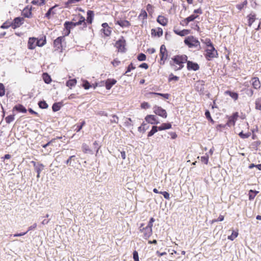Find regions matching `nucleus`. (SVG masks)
<instances>
[{
	"label": "nucleus",
	"mask_w": 261,
	"mask_h": 261,
	"mask_svg": "<svg viewBox=\"0 0 261 261\" xmlns=\"http://www.w3.org/2000/svg\"><path fill=\"white\" fill-rule=\"evenodd\" d=\"M172 61H170V64L172 68L175 70L177 71L181 70L184 67V64L187 62L188 57L186 55H177L174 56L172 58Z\"/></svg>",
	"instance_id": "nucleus-1"
},
{
	"label": "nucleus",
	"mask_w": 261,
	"mask_h": 261,
	"mask_svg": "<svg viewBox=\"0 0 261 261\" xmlns=\"http://www.w3.org/2000/svg\"><path fill=\"white\" fill-rule=\"evenodd\" d=\"M207 45L208 48L206 50V53L205 57L206 60L210 61L214 58H216L218 56V53L210 40L208 42Z\"/></svg>",
	"instance_id": "nucleus-2"
},
{
	"label": "nucleus",
	"mask_w": 261,
	"mask_h": 261,
	"mask_svg": "<svg viewBox=\"0 0 261 261\" xmlns=\"http://www.w3.org/2000/svg\"><path fill=\"white\" fill-rule=\"evenodd\" d=\"M184 42L190 48L193 47L200 48L199 41L192 36L186 38L184 40Z\"/></svg>",
	"instance_id": "nucleus-3"
},
{
	"label": "nucleus",
	"mask_w": 261,
	"mask_h": 261,
	"mask_svg": "<svg viewBox=\"0 0 261 261\" xmlns=\"http://www.w3.org/2000/svg\"><path fill=\"white\" fill-rule=\"evenodd\" d=\"M71 21L75 22L76 23V24L82 25L83 28L87 27L86 19L85 17L80 14L74 16Z\"/></svg>",
	"instance_id": "nucleus-4"
},
{
	"label": "nucleus",
	"mask_w": 261,
	"mask_h": 261,
	"mask_svg": "<svg viewBox=\"0 0 261 261\" xmlns=\"http://www.w3.org/2000/svg\"><path fill=\"white\" fill-rule=\"evenodd\" d=\"M160 56L161 57V64H164L165 61L168 58V53L166 48L165 45L163 44L160 47Z\"/></svg>",
	"instance_id": "nucleus-5"
},
{
	"label": "nucleus",
	"mask_w": 261,
	"mask_h": 261,
	"mask_svg": "<svg viewBox=\"0 0 261 261\" xmlns=\"http://www.w3.org/2000/svg\"><path fill=\"white\" fill-rule=\"evenodd\" d=\"M153 112L157 115L162 117L164 118H166L167 114L165 110L162 108L161 107L155 106L153 107Z\"/></svg>",
	"instance_id": "nucleus-6"
},
{
	"label": "nucleus",
	"mask_w": 261,
	"mask_h": 261,
	"mask_svg": "<svg viewBox=\"0 0 261 261\" xmlns=\"http://www.w3.org/2000/svg\"><path fill=\"white\" fill-rule=\"evenodd\" d=\"M143 226V224H141L140 226V230L143 233V238L145 239H147L149 238L152 234V229H150L146 227H142Z\"/></svg>",
	"instance_id": "nucleus-7"
},
{
	"label": "nucleus",
	"mask_w": 261,
	"mask_h": 261,
	"mask_svg": "<svg viewBox=\"0 0 261 261\" xmlns=\"http://www.w3.org/2000/svg\"><path fill=\"white\" fill-rule=\"evenodd\" d=\"M238 117L239 115L238 112L233 113L232 116H230L228 118V120L227 121L226 125L229 127L234 126L235 125L236 121H237Z\"/></svg>",
	"instance_id": "nucleus-8"
},
{
	"label": "nucleus",
	"mask_w": 261,
	"mask_h": 261,
	"mask_svg": "<svg viewBox=\"0 0 261 261\" xmlns=\"http://www.w3.org/2000/svg\"><path fill=\"white\" fill-rule=\"evenodd\" d=\"M145 120L147 122L151 124H158L160 123L158 118L153 115H147L145 118Z\"/></svg>",
	"instance_id": "nucleus-9"
},
{
	"label": "nucleus",
	"mask_w": 261,
	"mask_h": 261,
	"mask_svg": "<svg viewBox=\"0 0 261 261\" xmlns=\"http://www.w3.org/2000/svg\"><path fill=\"white\" fill-rule=\"evenodd\" d=\"M125 40L122 38L117 41L115 46L118 48L119 51L124 52L125 50Z\"/></svg>",
	"instance_id": "nucleus-10"
},
{
	"label": "nucleus",
	"mask_w": 261,
	"mask_h": 261,
	"mask_svg": "<svg viewBox=\"0 0 261 261\" xmlns=\"http://www.w3.org/2000/svg\"><path fill=\"white\" fill-rule=\"evenodd\" d=\"M24 19L22 17H16L11 23V26L13 29L19 27L23 23Z\"/></svg>",
	"instance_id": "nucleus-11"
},
{
	"label": "nucleus",
	"mask_w": 261,
	"mask_h": 261,
	"mask_svg": "<svg viewBox=\"0 0 261 261\" xmlns=\"http://www.w3.org/2000/svg\"><path fill=\"white\" fill-rule=\"evenodd\" d=\"M187 69L188 70L197 71V70H199V66L197 63H194L192 61H188V60L187 61Z\"/></svg>",
	"instance_id": "nucleus-12"
},
{
	"label": "nucleus",
	"mask_w": 261,
	"mask_h": 261,
	"mask_svg": "<svg viewBox=\"0 0 261 261\" xmlns=\"http://www.w3.org/2000/svg\"><path fill=\"white\" fill-rule=\"evenodd\" d=\"M196 90L201 93H203L204 90V82L203 81H198L195 84Z\"/></svg>",
	"instance_id": "nucleus-13"
},
{
	"label": "nucleus",
	"mask_w": 261,
	"mask_h": 261,
	"mask_svg": "<svg viewBox=\"0 0 261 261\" xmlns=\"http://www.w3.org/2000/svg\"><path fill=\"white\" fill-rule=\"evenodd\" d=\"M65 39L64 36H60L55 40L54 44L57 49H61L62 47V43Z\"/></svg>",
	"instance_id": "nucleus-14"
},
{
	"label": "nucleus",
	"mask_w": 261,
	"mask_h": 261,
	"mask_svg": "<svg viewBox=\"0 0 261 261\" xmlns=\"http://www.w3.org/2000/svg\"><path fill=\"white\" fill-rule=\"evenodd\" d=\"M37 39L35 38H30L28 43V47L30 49H34L37 46Z\"/></svg>",
	"instance_id": "nucleus-15"
},
{
	"label": "nucleus",
	"mask_w": 261,
	"mask_h": 261,
	"mask_svg": "<svg viewBox=\"0 0 261 261\" xmlns=\"http://www.w3.org/2000/svg\"><path fill=\"white\" fill-rule=\"evenodd\" d=\"M252 85L255 89H258L260 87V83L258 77H254L252 78L251 81Z\"/></svg>",
	"instance_id": "nucleus-16"
},
{
	"label": "nucleus",
	"mask_w": 261,
	"mask_h": 261,
	"mask_svg": "<svg viewBox=\"0 0 261 261\" xmlns=\"http://www.w3.org/2000/svg\"><path fill=\"white\" fill-rule=\"evenodd\" d=\"M102 27L103 28L102 30L104 34L107 36H110L111 33V28L109 27L108 24L106 22L103 23L102 24Z\"/></svg>",
	"instance_id": "nucleus-17"
},
{
	"label": "nucleus",
	"mask_w": 261,
	"mask_h": 261,
	"mask_svg": "<svg viewBox=\"0 0 261 261\" xmlns=\"http://www.w3.org/2000/svg\"><path fill=\"white\" fill-rule=\"evenodd\" d=\"M151 35L154 36L161 37L163 35V30L161 28L152 29L151 31Z\"/></svg>",
	"instance_id": "nucleus-18"
},
{
	"label": "nucleus",
	"mask_w": 261,
	"mask_h": 261,
	"mask_svg": "<svg viewBox=\"0 0 261 261\" xmlns=\"http://www.w3.org/2000/svg\"><path fill=\"white\" fill-rule=\"evenodd\" d=\"M117 81L115 79H109L106 82V88L107 90H110L112 87L116 83Z\"/></svg>",
	"instance_id": "nucleus-19"
},
{
	"label": "nucleus",
	"mask_w": 261,
	"mask_h": 261,
	"mask_svg": "<svg viewBox=\"0 0 261 261\" xmlns=\"http://www.w3.org/2000/svg\"><path fill=\"white\" fill-rule=\"evenodd\" d=\"M87 17L86 19L87 22L91 24L94 18V12L91 10H88L87 13Z\"/></svg>",
	"instance_id": "nucleus-20"
},
{
	"label": "nucleus",
	"mask_w": 261,
	"mask_h": 261,
	"mask_svg": "<svg viewBox=\"0 0 261 261\" xmlns=\"http://www.w3.org/2000/svg\"><path fill=\"white\" fill-rule=\"evenodd\" d=\"M157 21L161 25L165 26L168 23V19L163 16L159 15L158 17Z\"/></svg>",
	"instance_id": "nucleus-21"
},
{
	"label": "nucleus",
	"mask_w": 261,
	"mask_h": 261,
	"mask_svg": "<svg viewBox=\"0 0 261 261\" xmlns=\"http://www.w3.org/2000/svg\"><path fill=\"white\" fill-rule=\"evenodd\" d=\"M82 151L85 153H89L92 154L93 153L92 150H91L89 146L86 143H83L82 146Z\"/></svg>",
	"instance_id": "nucleus-22"
},
{
	"label": "nucleus",
	"mask_w": 261,
	"mask_h": 261,
	"mask_svg": "<svg viewBox=\"0 0 261 261\" xmlns=\"http://www.w3.org/2000/svg\"><path fill=\"white\" fill-rule=\"evenodd\" d=\"M116 24H119L120 26H121L122 28L128 27L130 25V23H129V22L128 21L125 20H118L116 22Z\"/></svg>",
	"instance_id": "nucleus-23"
},
{
	"label": "nucleus",
	"mask_w": 261,
	"mask_h": 261,
	"mask_svg": "<svg viewBox=\"0 0 261 261\" xmlns=\"http://www.w3.org/2000/svg\"><path fill=\"white\" fill-rule=\"evenodd\" d=\"M15 110L16 111L19 112H22V113H26L27 112V109L21 105H16L13 108V110Z\"/></svg>",
	"instance_id": "nucleus-24"
},
{
	"label": "nucleus",
	"mask_w": 261,
	"mask_h": 261,
	"mask_svg": "<svg viewBox=\"0 0 261 261\" xmlns=\"http://www.w3.org/2000/svg\"><path fill=\"white\" fill-rule=\"evenodd\" d=\"M248 18V25L250 27L255 20V14L250 13L247 16Z\"/></svg>",
	"instance_id": "nucleus-25"
},
{
	"label": "nucleus",
	"mask_w": 261,
	"mask_h": 261,
	"mask_svg": "<svg viewBox=\"0 0 261 261\" xmlns=\"http://www.w3.org/2000/svg\"><path fill=\"white\" fill-rule=\"evenodd\" d=\"M174 32L176 34L180 36H184L188 34V33H189V31L188 30H183L180 31H179L178 30H174Z\"/></svg>",
	"instance_id": "nucleus-26"
},
{
	"label": "nucleus",
	"mask_w": 261,
	"mask_h": 261,
	"mask_svg": "<svg viewBox=\"0 0 261 261\" xmlns=\"http://www.w3.org/2000/svg\"><path fill=\"white\" fill-rule=\"evenodd\" d=\"M76 84V80L75 79L69 80L66 82V86L69 87L70 88H71L72 87L74 86Z\"/></svg>",
	"instance_id": "nucleus-27"
},
{
	"label": "nucleus",
	"mask_w": 261,
	"mask_h": 261,
	"mask_svg": "<svg viewBox=\"0 0 261 261\" xmlns=\"http://www.w3.org/2000/svg\"><path fill=\"white\" fill-rule=\"evenodd\" d=\"M171 127L170 123H163L161 125L158 127L159 130H163L166 129H169Z\"/></svg>",
	"instance_id": "nucleus-28"
},
{
	"label": "nucleus",
	"mask_w": 261,
	"mask_h": 261,
	"mask_svg": "<svg viewBox=\"0 0 261 261\" xmlns=\"http://www.w3.org/2000/svg\"><path fill=\"white\" fill-rule=\"evenodd\" d=\"M31 10L24 9L23 11L22 15L24 17L30 18L32 16Z\"/></svg>",
	"instance_id": "nucleus-29"
},
{
	"label": "nucleus",
	"mask_w": 261,
	"mask_h": 261,
	"mask_svg": "<svg viewBox=\"0 0 261 261\" xmlns=\"http://www.w3.org/2000/svg\"><path fill=\"white\" fill-rule=\"evenodd\" d=\"M149 128V126L143 122L142 125L138 127L139 132H142L144 133L147 129Z\"/></svg>",
	"instance_id": "nucleus-30"
},
{
	"label": "nucleus",
	"mask_w": 261,
	"mask_h": 261,
	"mask_svg": "<svg viewBox=\"0 0 261 261\" xmlns=\"http://www.w3.org/2000/svg\"><path fill=\"white\" fill-rule=\"evenodd\" d=\"M42 76L43 79L45 83L49 84L51 82V77L47 73H44Z\"/></svg>",
	"instance_id": "nucleus-31"
},
{
	"label": "nucleus",
	"mask_w": 261,
	"mask_h": 261,
	"mask_svg": "<svg viewBox=\"0 0 261 261\" xmlns=\"http://www.w3.org/2000/svg\"><path fill=\"white\" fill-rule=\"evenodd\" d=\"M197 17H198V15H191L190 16L186 18L184 20V22H185L186 24H188L189 22L193 21Z\"/></svg>",
	"instance_id": "nucleus-32"
},
{
	"label": "nucleus",
	"mask_w": 261,
	"mask_h": 261,
	"mask_svg": "<svg viewBox=\"0 0 261 261\" xmlns=\"http://www.w3.org/2000/svg\"><path fill=\"white\" fill-rule=\"evenodd\" d=\"M159 130L158 127L156 126H153L151 130L148 134V137H150L153 136L155 133H156Z\"/></svg>",
	"instance_id": "nucleus-33"
},
{
	"label": "nucleus",
	"mask_w": 261,
	"mask_h": 261,
	"mask_svg": "<svg viewBox=\"0 0 261 261\" xmlns=\"http://www.w3.org/2000/svg\"><path fill=\"white\" fill-rule=\"evenodd\" d=\"M258 193V191H253L252 190H250L249 191V200H252L254 198L256 195Z\"/></svg>",
	"instance_id": "nucleus-34"
},
{
	"label": "nucleus",
	"mask_w": 261,
	"mask_h": 261,
	"mask_svg": "<svg viewBox=\"0 0 261 261\" xmlns=\"http://www.w3.org/2000/svg\"><path fill=\"white\" fill-rule=\"evenodd\" d=\"M64 25L67 31V33H66V35L67 36L70 34V30L72 28L69 24V21H66L64 23Z\"/></svg>",
	"instance_id": "nucleus-35"
},
{
	"label": "nucleus",
	"mask_w": 261,
	"mask_h": 261,
	"mask_svg": "<svg viewBox=\"0 0 261 261\" xmlns=\"http://www.w3.org/2000/svg\"><path fill=\"white\" fill-rule=\"evenodd\" d=\"M226 93L235 100L238 98V94L236 92L227 91Z\"/></svg>",
	"instance_id": "nucleus-36"
},
{
	"label": "nucleus",
	"mask_w": 261,
	"mask_h": 261,
	"mask_svg": "<svg viewBox=\"0 0 261 261\" xmlns=\"http://www.w3.org/2000/svg\"><path fill=\"white\" fill-rule=\"evenodd\" d=\"M44 167V166L43 164H39L38 165L34 167L35 170L37 173H40L43 170Z\"/></svg>",
	"instance_id": "nucleus-37"
},
{
	"label": "nucleus",
	"mask_w": 261,
	"mask_h": 261,
	"mask_svg": "<svg viewBox=\"0 0 261 261\" xmlns=\"http://www.w3.org/2000/svg\"><path fill=\"white\" fill-rule=\"evenodd\" d=\"M238 236V231H234L233 230L230 236H229L228 237V239L233 241L234 239H236Z\"/></svg>",
	"instance_id": "nucleus-38"
},
{
	"label": "nucleus",
	"mask_w": 261,
	"mask_h": 261,
	"mask_svg": "<svg viewBox=\"0 0 261 261\" xmlns=\"http://www.w3.org/2000/svg\"><path fill=\"white\" fill-rule=\"evenodd\" d=\"M255 109L261 110V97L258 98L255 100Z\"/></svg>",
	"instance_id": "nucleus-39"
},
{
	"label": "nucleus",
	"mask_w": 261,
	"mask_h": 261,
	"mask_svg": "<svg viewBox=\"0 0 261 261\" xmlns=\"http://www.w3.org/2000/svg\"><path fill=\"white\" fill-rule=\"evenodd\" d=\"M38 106L41 109H47L48 107L47 103L44 100L40 101L38 102Z\"/></svg>",
	"instance_id": "nucleus-40"
},
{
	"label": "nucleus",
	"mask_w": 261,
	"mask_h": 261,
	"mask_svg": "<svg viewBox=\"0 0 261 261\" xmlns=\"http://www.w3.org/2000/svg\"><path fill=\"white\" fill-rule=\"evenodd\" d=\"M61 109V105L60 103H55L52 106V109L54 112H57Z\"/></svg>",
	"instance_id": "nucleus-41"
},
{
	"label": "nucleus",
	"mask_w": 261,
	"mask_h": 261,
	"mask_svg": "<svg viewBox=\"0 0 261 261\" xmlns=\"http://www.w3.org/2000/svg\"><path fill=\"white\" fill-rule=\"evenodd\" d=\"M151 94H154L156 95H160L165 99H168L169 97V94L166 93V94H163V93H156V92H151L150 93Z\"/></svg>",
	"instance_id": "nucleus-42"
},
{
	"label": "nucleus",
	"mask_w": 261,
	"mask_h": 261,
	"mask_svg": "<svg viewBox=\"0 0 261 261\" xmlns=\"http://www.w3.org/2000/svg\"><path fill=\"white\" fill-rule=\"evenodd\" d=\"M14 120V115H9L5 118V121L7 123H10Z\"/></svg>",
	"instance_id": "nucleus-43"
},
{
	"label": "nucleus",
	"mask_w": 261,
	"mask_h": 261,
	"mask_svg": "<svg viewBox=\"0 0 261 261\" xmlns=\"http://www.w3.org/2000/svg\"><path fill=\"white\" fill-rule=\"evenodd\" d=\"M135 68V67L134 66L133 63H130L128 66L127 67V70L126 71H125L124 74L127 75V76H129V75L127 73L128 72H129L132 69H134Z\"/></svg>",
	"instance_id": "nucleus-44"
},
{
	"label": "nucleus",
	"mask_w": 261,
	"mask_h": 261,
	"mask_svg": "<svg viewBox=\"0 0 261 261\" xmlns=\"http://www.w3.org/2000/svg\"><path fill=\"white\" fill-rule=\"evenodd\" d=\"M119 121V118L116 115H112V118L110 119L111 122L118 123Z\"/></svg>",
	"instance_id": "nucleus-45"
},
{
	"label": "nucleus",
	"mask_w": 261,
	"mask_h": 261,
	"mask_svg": "<svg viewBox=\"0 0 261 261\" xmlns=\"http://www.w3.org/2000/svg\"><path fill=\"white\" fill-rule=\"evenodd\" d=\"M56 7V5L49 8L47 13L45 14V16L48 18H49L50 15L51 13L55 14V13L53 12V10Z\"/></svg>",
	"instance_id": "nucleus-46"
},
{
	"label": "nucleus",
	"mask_w": 261,
	"mask_h": 261,
	"mask_svg": "<svg viewBox=\"0 0 261 261\" xmlns=\"http://www.w3.org/2000/svg\"><path fill=\"white\" fill-rule=\"evenodd\" d=\"M5 89L4 85L0 83V96H3L5 95Z\"/></svg>",
	"instance_id": "nucleus-47"
},
{
	"label": "nucleus",
	"mask_w": 261,
	"mask_h": 261,
	"mask_svg": "<svg viewBox=\"0 0 261 261\" xmlns=\"http://www.w3.org/2000/svg\"><path fill=\"white\" fill-rule=\"evenodd\" d=\"M147 14L146 12L145 11H142L139 16V17L140 19H146L147 18Z\"/></svg>",
	"instance_id": "nucleus-48"
},
{
	"label": "nucleus",
	"mask_w": 261,
	"mask_h": 261,
	"mask_svg": "<svg viewBox=\"0 0 261 261\" xmlns=\"http://www.w3.org/2000/svg\"><path fill=\"white\" fill-rule=\"evenodd\" d=\"M137 59L140 61H145L146 60V56L143 53L138 55Z\"/></svg>",
	"instance_id": "nucleus-49"
},
{
	"label": "nucleus",
	"mask_w": 261,
	"mask_h": 261,
	"mask_svg": "<svg viewBox=\"0 0 261 261\" xmlns=\"http://www.w3.org/2000/svg\"><path fill=\"white\" fill-rule=\"evenodd\" d=\"M44 0H33L32 3L34 5H38L41 6L44 4Z\"/></svg>",
	"instance_id": "nucleus-50"
},
{
	"label": "nucleus",
	"mask_w": 261,
	"mask_h": 261,
	"mask_svg": "<svg viewBox=\"0 0 261 261\" xmlns=\"http://www.w3.org/2000/svg\"><path fill=\"white\" fill-rule=\"evenodd\" d=\"M200 160L205 164H207L208 161V156L207 155H205L204 156H201Z\"/></svg>",
	"instance_id": "nucleus-51"
},
{
	"label": "nucleus",
	"mask_w": 261,
	"mask_h": 261,
	"mask_svg": "<svg viewBox=\"0 0 261 261\" xmlns=\"http://www.w3.org/2000/svg\"><path fill=\"white\" fill-rule=\"evenodd\" d=\"M250 134H244L243 132H241L239 133V136L242 139H246L248 138L250 136Z\"/></svg>",
	"instance_id": "nucleus-52"
},
{
	"label": "nucleus",
	"mask_w": 261,
	"mask_h": 261,
	"mask_svg": "<svg viewBox=\"0 0 261 261\" xmlns=\"http://www.w3.org/2000/svg\"><path fill=\"white\" fill-rule=\"evenodd\" d=\"M85 124V121H82V122L81 123V124L80 125H76V127L75 128V130L76 132H80L81 129L82 128L83 126Z\"/></svg>",
	"instance_id": "nucleus-53"
},
{
	"label": "nucleus",
	"mask_w": 261,
	"mask_h": 261,
	"mask_svg": "<svg viewBox=\"0 0 261 261\" xmlns=\"http://www.w3.org/2000/svg\"><path fill=\"white\" fill-rule=\"evenodd\" d=\"M247 1H244L243 3H242L240 4L237 5V8L239 10H241L244 7V6L247 5Z\"/></svg>",
	"instance_id": "nucleus-54"
},
{
	"label": "nucleus",
	"mask_w": 261,
	"mask_h": 261,
	"mask_svg": "<svg viewBox=\"0 0 261 261\" xmlns=\"http://www.w3.org/2000/svg\"><path fill=\"white\" fill-rule=\"evenodd\" d=\"M37 42H38V43H37V46H42L45 44L46 40L45 39H40L37 40Z\"/></svg>",
	"instance_id": "nucleus-55"
},
{
	"label": "nucleus",
	"mask_w": 261,
	"mask_h": 261,
	"mask_svg": "<svg viewBox=\"0 0 261 261\" xmlns=\"http://www.w3.org/2000/svg\"><path fill=\"white\" fill-rule=\"evenodd\" d=\"M75 158V155H71L70 156L68 159L66 161V164L67 165H70L71 164V161H74V159Z\"/></svg>",
	"instance_id": "nucleus-56"
},
{
	"label": "nucleus",
	"mask_w": 261,
	"mask_h": 261,
	"mask_svg": "<svg viewBox=\"0 0 261 261\" xmlns=\"http://www.w3.org/2000/svg\"><path fill=\"white\" fill-rule=\"evenodd\" d=\"M93 147L96 149V154H97L98 152L99 149L100 148V146L99 145V144H98L97 142L96 141H95L93 143Z\"/></svg>",
	"instance_id": "nucleus-57"
},
{
	"label": "nucleus",
	"mask_w": 261,
	"mask_h": 261,
	"mask_svg": "<svg viewBox=\"0 0 261 261\" xmlns=\"http://www.w3.org/2000/svg\"><path fill=\"white\" fill-rule=\"evenodd\" d=\"M179 80V77L177 76H175L172 73H171L170 75H169V81H177Z\"/></svg>",
	"instance_id": "nucleus-58"
},
{
	"label": "nucleus",
	"mask_w": 261,
	"mask_h": 261,
	"mask_svg": "<svg viewBox=\"0 0 261 261\" xmlns=\"http://www.w3.org/2000/svg\"><path fill=\"white\" fill-rule=\"evenodd\" d=\"M160 193L162 194L165 199L168 200L170 199L169 194L167 192H160Z\"/></svg>",
	"instance_id": "nucleus-59"
},
{
	"label": "nucleus",
	"mask_w": 261,
	"mask_h": 261,
	"mask_svg": "<svg viewBox=\"0 0 261 261\" xmlns=\"http://www.w3.org/2000/svg\"><path fill=\"white\" fill-rule=\"evenodd\" d=\"M133 258L134 261H139V255L137 251L133 252Z\"/></svg>",
	"instance_id": "nucleus-60"
},
{
	"label": "nucleus",
	"mask_w": 261,
	"mask_h": 261,
	"mask_svg": "<svg viewBox=\"0 0 261 261\" xmlns=\"http://www.w3.org/2000/svg\"><path fill=\"white\" fill-rule=\"evenodd\" d=\"M141 107L142 109H146L149 108L150 106L148 102H144L141 103Z\"/></svg>",
	"instance_id": "nucleus-61"
},
{
	"label": "nucleus",
	"mask_w": 261,
	"mask_h": 261,
	"mask_svg": "<svg viewBox=\"0 0 261 261\" xmlns=\"http://www.w3.org/2000/svg\"><path fill=\"white\" fill-rule=\"evenodd\" d=\"M11 25V22H6L3 24V25L1 26V28L8 29Z\"/></svg>",
	"instance_id": "nucleus-62"
},
{
	"label": "nucleus",
	"mask_w": 261,
	"mask_h": 261,
	"mask_svg": "<svg viewBox=\"0 0 261 261\" xmlns=\"http://www.w3.org/2000/svg\"><path fill=\"white\" fill-rule=\"evenodd\" d=\"M132 120L131 118H128L127 119L126 121L125 122V125L126 126H132L133 124H132Z\"/></svg>",
	"instance_id": "nucleus-63"
},
{
	"label": "nucleus",
	"mask_w": 261,
	"mask_h": 261,
	"mask_svg": "<svg viewBox=\"0 0 261 261\" xmlns=\"http://www.w3.org/2000/svg\"><path fill=\"white\" fill-rule=\"evenodd\" d=\"M83 87L85 89H88L91 87V85L88 81H85L83 84Z\"/></svg>",
	"instance_id": "nucleus-64"
}]
</instances>
